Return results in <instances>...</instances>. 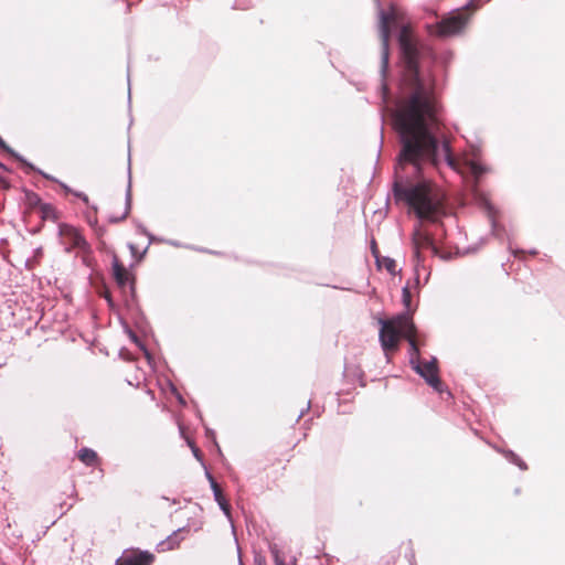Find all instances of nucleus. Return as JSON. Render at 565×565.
I'll use <instances>...</instances> for the list:
<instances>
[{
    "instance_id": "obj_15",
    "label": "nucleus",
    "mask_w": 565,
    "mask_h": 565,
    "mask_svg": "<svg viewBox=\"0 0 565 565\" xmlns=\"http://www.w3.org/2000/svg\"><path fill=\"white\" fill-rule=\"evenodd\" d=\"M0 148L8 152L10 156L15 158L17 160L21 161L22 163L26 164L29 168L33 169V167L29 163H26L18 153H15L7 143L6 141L0 137Z\"/></svg>"
},
{
    "instance_id": "obj_5",
    "label": "nucleus",
    "mask_w": 565,
    "mask_h": 565,
    "mask_svg": "<svg viewBox=\"0 0 565 565\" xmlns=\"http://www.w3.org/2000/svg\"><path fill=\"white\" fill-rule=\"evenodd\" d=\"M399 20V13L395 8H391L388 12H380V38L382 45V66L386 70L388 65V44L391 38V28Z\"/></svg>"
},
{
    "instance_id": "obj_18",
    "label": "nucleus",
    "mask_w": 565,
    "mask_h": 565,
    "mask_svg": "<svg viewBox=\"0 0 565 565\" xmlns=\"http://www.w3.org/2000/svg\"><path fill=\"white\" fill-rule=\"evenodd\" d=\"M403 302H404L406 308L411 307L412 294H411V290H409L408 287H404L403 288Z\"/></svg>"
},
{
    "instance_id": "obj_22",
    "label": "nucleus",
    "mask_w": 565,
    "mask_h": 565,
    "mask_svg": "<svg viewBox=\"0 0 565 565\" xmlns=\"http://www.w3.org/2000/svg\"><path fill=\"white\" fill-rule=\"evenodd\" d=\"M41 173H42V175H43L44 178H46V179H49V180H54V179H53L52 177H50L49 174L43 173V172H41Z\"/></svg>"
},
{
    "instance_id": "obj_21",
    "label": "nucleus",
    "mask_w": 565,
    "mask_h": 565,
    "mask_svg": "<svg viewBox=\"0 0 565 565\" xmlns=\"http://www.w3.org/2000/svg\"><path fill=\"white\" fill-rule=\"evenodd\" d=\"M130 337L135 342H138V338L135 333H130Z\"/></svg>"
},
{
    "instance_id": "obj_24",
    "label": "nucleus",
    "mask_w": 565,
    "mask_h": 565,
    "mask_svg": "<svg viewBox=\"0 0 565 565\" xmlns=\"http://www.w3.org/2000/svg\"><path fill=\"white\" fill-rule=\"evenodd\" d=\"M63 188H64L66 191H70V189L67 188V185H64V184H63Z\"/></svg>"
},
{
    "instance_id": "obj_9",
    "label": "nucleus",
    "mask_w": 565,
    "mask_h": 565,
    "mask_svg": "<svg viewBox=\"0 0 565 565\" xmlns=\"http://www.w3.org/2000/svg\"><path fill=\"white\" fill-rule=\"evenodd\" d=\"M113 276L116 284L121 289H125L128 286L132 287L134 285L132 275L126 269V267L122 265V263L116 255L113 258Z\"/></svg>"
},
{
    "instance_id": "obj_6",
    "label": "nucleus",
    "mask_w": 565,
    "mask_h": 565,
    "mask_svg": "<svg viewBox=\"0 0 565 565\" xmlns=\"http://www.w3.org/2000/svg\"><path fill=\"white\" fill-rule=\"evenodd\" d=\"M58 233L61 243L66 252L77 249L84 254L89 253L88 243L76 227L68 224H60Z\"/></svg>"
},
{
    "instance_id": "obj_3",
    "label": "nucleus",
    "mask_w": 565,
    "mask_h": 565,
    "mask_svg": "<svg viewBox=\"0 0 565 565\" xmlns=\"http://www.w3.org/2000/svg\"><path fill=\"white\" fill-rule=\"evenodd\" d=\"M380 341L386 356L398 350L402 338H405L411 351L417 356L416 328L412 319L406 315L397 316L390 320H381Z\"/></svg>"
},
{
    "instance_id": "obj_2",
    "label": "nucleus",
    "mask_w": 565,
    "mask_h": 565,
    "mask_svg": "<svg viewBox=\"0 0 565 565\" xmlns=\"http://www.w3.org/2000/svg\"><path fill=\"white\" fill-rule=\"evenodd\" d=\"M396 200L405 202L418 218L435 222L444 215L445 195L443 191L429 181L394 184Z\"/></svg>"
},
{
    "instance_id": "obj_8",
    "label": "nucleus",
    "mask_w": 565,
    "mask_h": 565,
    "mask_svg": "<svg viewBox=\"0 0 565 565\" xmlns=\"http://www.w3.org/2000/svg\"><path fill=\"white\" fill-rule=\"evenodd\" d=\"M154 555L148 551L127 550L116 561V565H151Z\"/></svg>"
},
{
    "instance_id": "obj_19",
    "label": "nucleus",
    "mask_w": 565,
    "mask_h": 565,
    "mask_svg": "<svg viewBox=\"0 0 565 565\" xmlns=\"http://www.w3.org/2000/svg\"><path fill=\"white\" fill-rule=\"evenodd\" d=\"M77 198H79L81 200H83L86 204L88 203V196L84 193H74Z\"/></svg>"
},
{
    "instance_id": "obj_16",
    "label": "nucleus",
    "mask_w": 565,
    "mask_h": 565,
    "mask_svg": "<svg viewBox=\"0 0 565 565\" xmlns=\"http://www.w3.org/2000/svg\"><path fill=\"white\" fill-rule=\"evenodd\" d=\"M469 170L476 177L479 178L483 173V168L477 162H469Z\"/></svg>"
},
{
    "instance_id": "obj_14",
    "label": "nucleus",
    "mask_w": 565,
    "mask_h": 565,
    "mask_svg": "<svg viewBox=\"0 0 565 565\" xmlns=\"http://www.w3.org/2000/svg\"><path fill=\"white\" fill-rule=\"evenodd\" d=\"M212 487L214 490V495H215L216 501L218 502V504L225 512H228V504L222 494L221 488L215 482L212 483Z\"/></svg>"
},
{
    "instance_id": "obj_13",
    "label": "nucleus",
    "mask_w": 565,
    "mask_h": 565,
    "mask_svg": "<svg viewBox=\"0 0 565 565\" xmlns=\"http://www.w3.org/2000/svg\"><path fill=\"white\" fill-rule=\"evenodd\" d=\"M25 200L31 212H36L43 203L41 198L34 192H26Z\"/></svg>"
},
{
    "instance_id": "obj_7",
    "label": "nucleus",
    "mask_w": 565,
    "mask_h": 565,
    "mask_svg": "<svg viewBox=\"0 0 565 565\" xmlns=\"http://www.w3.org/2000/svg\"><path fill=\"white\" fill-rule=\"evenodd\" d=\"M468 19L469 17L463 10L457 11L437 24V33L441 36L456 34L466 26Z\"/></svg>"
},
{
    "instance_id": "obj_12",
    "label": "nucleus",
    "mask_w": 565,
    "mask_h": 565,
    "mask_svg": "<svg viewBox=\"0 0 565 565\" xmlns=\"http://www.w3.org/2000/svg\"><path fill=\"white\" fill-rule=\"evenodd\" d=\"M36 213L43 221H56L58 217L55 206L50 203L43 202Z\"/></svg>"
},
{
    "instance_id": "obj_4",
    "label": "nucleus",
    "mask_w": 565,
    "mask_h": 565,
    "mask_svg": "<svg viewBox=\"0 0 565 565\" xmlns=\"http://www.w3.org/2000/svg\"><path fill=\"white\" fill-rule=\"evenodd\" d=\"M411 364L413 369L425 379L429 386L437 392H443V382L438 374V364L435 358L429 361H422L419 358V349L417 348V356L414 351H411Z\"/></svg>"
},
{
    "instance_id": "obj_11",
    "label": "nucleus",
    "mask_w": 565,
    "mask_h": 565,
    "mask_svg": "<svg viewBox=\"0 0 565 565\" xmlns=\"http://www.w3.org/2000/svg\"><path fill=\"white\" fill-rule=\"evenodd\" d=\"M78 459L86 466H96L99 461L97 452L90 448H82L78 451Z\"/></svg>"
},
{
    "instance_id": "obj_23",
    "label": "nucleus",
    "mask_w": 565,
    "mask_h": 565,
    "mask_svg": "<svg viewBox=\"0 0 565 565\" xmlns=\"http://www.w3.org/2000/svg\"><path fill=\"white\" fill-rule=\"evenodd\" d=\"M0 169L4 170V171H8L7 167L0 162Z\"/></svg>"
},
{
    "instance_id": "obj_17",
    "label": "nucleus",
    "mask_w": 565,
    "mask_h": 565,
    "mask_svg": "<svg viewBox=\"0 0 565 565\" xmlns=\"http://www.w3.org/2000/svg\"><path fill=\"white\" fill-rule=\"evenodd\" d=\"M381 266H384L385 269L390 273H394L396 268V263L394 259L391 258H384L383 263L380 264Z\"/></svg>"
},
{
    "instance_id": "obj_10",
    "label": "nucleus",
    "mask_w": 565,
    "mask_h": 565,
    "mask_svg": "<svg viewBox=\"0 0 565 565\" xmlns=\"http://www.w3.org/2000/svg\"><path fill=\"white\" fill-rule=\"evenodd\" d=\"M413 246L415 257L419 260L422 250L433 247V239L427 233L423 232L418 227L413 233Z\"/></svg>"
},
{
    "instance_id": "obj_1",
    "label": "nucleus",
    "mask_w": 565,
    "mask_h": 565,
    "mask_svg": "<svg viewBox=\"0 0 565 565\" xmlns=\"http://www.w3.org/2000/svg\"><path fill=\"white\" fill-rule=\"evenodd\" d=\"M398 43L403 75L402 98L395 113V124L402 143L397 169L405 170L411 166L414 173L419 175L425 167L436 168L440 156L451 168H456L448 140L443 141L439 152L435 135L441 125V106L435 92V78L430 73L419 72V51L409 24L402 26Z\"/></svg>"
},
{
    "instance_id": "obj_20",
    "label": "nucleus",
    "mask_w": 565,
    "mask_h": 565,
    "mask_svg": "<svg viewBox=\"0 0 565 565\" xmlns=\"http://www.w3.org/2000/svg\"><path fill=\"white\" fill-rule=\"evenodd\" d=\"M372 253L375 257H377V247L374 241L372 242Z\"/></svg>"
}]
</instances>
